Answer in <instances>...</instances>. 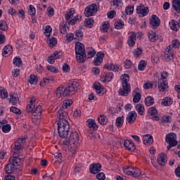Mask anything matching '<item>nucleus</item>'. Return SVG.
I'll list each match as a JSON object with an SVG mask.
<instances>
[{
	"label": "nucleus",
	"mask_w": 180,
	"mask_h": 180,
	"mask_svg": "<svg viewBox=\"0 0 180 180\" xmlns=\"http://www.w3.org/2000/svg\"><path fill=\"white\" fill-rule=\"evenodd\" d=\"M79 83L77 82H72L68 83L65 87L58 86L56 90V98H65L70 95H74L76 91H78Z\"/></svg>",
	"instance_id": "obj_1"
},
{
	"label": "nucleus",
	"mask_w": 180,
	"mask_h": 180,
	"mask_svg": "<svg viewBox=\"0 0 180 180\" xmlns=\"http://www.w3.org/2000/svg\"><path fill=\"white\" fill-rule=\"evenodd\" d=\"M129 81H130V77L128 75H124L121 77L122 88H120L118 91L120 95H122V96H127V95H129V93L131 91L130 83H129Z\"/></svg>",
	"instance_id": "obj_2"
},
{
	"label": "nucleus",
	"mask_w": 180,
	"mask_h": 180,
	"mask_svg": "<svg viewBox=\"0 0 180 180\" xmlns=\"http://www.w3.org/2000/svg\"><path fill=\"white\" fill-rule=\"evenodd\" d=\"M23 162V160L19 157H13L10 158V163L6 166V172L7 174H12L16 167H20Z\"/></svg>",
	"instance_id": "obj_3"
},
{
	"label": "nucleus",
	"mask_w": 180,
	"mask_h": 180,
	"mask_svg": "<svg viewBox=\"0 0 180 180\" xmlns=\"http://www.w3.org/2000/svg\"><path fill=\"white\" fill-rule=\"evenodd\" d=\"M58 131L60 137L62 139L67 137L70 131V123L68 121L64 120L58 121Z\"/></svg>",
	"instance_id": "obj_4"
},
{
	"label": "nucleus",
	"mask_w": 180,
	"mask_h": 180,
	"mask_svg": "<svg viewBox=\"0 0 180 180\" xmlns=\"http://www.w3.org/2000/svg\"><path fill=\"white\" fill-rule=\"evenodd\" d=\"M75 53L77 63H84L85 61V46L82 43L76 44Z\"/></svg>",
	"instance_id": "obj_5"
},
{
	"label": "nucleus",
	"mask_w": 180,
	"mask_h": 180,
	"mask_svg": "<svg viewBox=\"0 0 180 180\" xmlns=\"http://www.w3.org/2000/svg\"><path fill=\"white\" fill-rule=\"evenodd\" d=\"M165 141L169 144L167 146V151H169L172 147H175L178 144V141H176V134L175 133H169L166 135Z\"/></svg>",
	"instance_id": "obj_6"
},
{
	"label": "nucleus",
	"mask_w": 180,
	"mask_h": 180,
	"mask_svg": "<svg viewBox=\"0 0 180 180\" xmlns=\"http://www.w3.org/2000/svg\"><path fill=\"white\" fill-rule=\"evenodd\" d=\"M31 117L32 123L35 124L40 123V119H41V105H38L34 108Z\"/></svg>",
	"instance_id": "obj_7"
},
{
	"label": "nucleus",
	"mask_w": 180,
	"mask_h": 180,
	"mask_svg": "<svg viewBox=\"0 0 180 180\" xmlns=\"http://www.w3.org/2000/svg\"><path fill=\"white\" fill-rule=\"evenodd\" d=\"M123 172L127 175H131L134 178H139V176L141 175V170H140V169L136 167L134 168V167L125 166L123 168Z\"/></svg>",
	"instance_id": "obj_8"
},
{
	"label": "nucleus",
	"mask_w": 180,
	"mask_h": 180,
	"mask_svg": "<svg viewBox=\"0 0 180 180\" xmlns=\"http://www.w3.org/2000/svg\"><path fill=\"white\" fill-rule=\"evenodd\" d=\"M26 140H27V135H25L23 137L20 138L15 141L13 148L15 153H18V151L22 150V148L25 147V143H26Z\"/></svg>",
	"instance_id": "obj_9"
},
{
	"label": "nucleus",
	"mask_w": 180,
	"mask_h": 180,
	"mask_svg": "<svg viewBox=\"0 0 180 180\" xmlns=\"http://www.w3.org/2000/svg\"><path fill=\"white\" fill-rule=\"evenodd\" d=\"M98 12V6L95 4H92L88 6L84 10V15L87 18L89 16H94Z\"/></svg>",
	"instance_id": "obj_10"
},
{
	"label": "nucleus",
	"mask_w": 180,
	"mask_h": 180,
	"mask_svg": "<svg viewBox=\"0 0 180 180\" xmlns=\"http://www.w3.org/2000/svg\"><path fill=\"white\" fill-rule=\"evenodd\" d=\"M136 12L139 16L141 18H144V16H146V15H148V12H150V10L148 9V7L144 6L143 4H139L136 7Z\"/></svg>",
	"instance_id": "obj_11"
},
{
	"label": "nucleus",
	"mask_w": 180,
	"mask_h": 180,
	"mask_svg": "<svg viewBox=\"0 0 180 180\" xmlns=\"http://www.w3.org/2000/svg\"><path fill=\"white\" fill-rule=\"evenodd\" d=\"M164 59L167 63L174 60V51H172V49H171V46H169L167 48L165 52Z\"/></svg>",
	"instance_id": "obj_12"
},
{
	"label": "nucleus",
	"mask_w": 180,
	"mask_h": 180,
	"mask_svg": "<svg viewBox=\"0 0 180 180\" xmlns=\"http://www.w3.org/2000/svg\"><path fill=\"white\" fill-rule=\"evenodd\" d=\"M133 102H134V103H139L140 99H141V91H140L139 88H136L133 91Z\"/></svg>",
	"instance_id": "obj_13"
},
{
	"label": "nucleus",
	"mask_w": 180,
	"mask_h": 180,
	"mask_svg": "<svg viewBox=\"0 0 180 180\" xmlns=\"http://www.w3.org/2000/svg\"><path fill=\"white\" fill-rule=\"evenodd\" d=\"M167 88H168V82L164 79H158V89L160 92H165Z\"/></svg>",
	"instance_id": "obj_14"
},
{
	"label": "nucleus",
	"mask_w": 180,
	"mask_h": 180,
	"mask_svg": "<svg viewBox=\"0 0 180 180\" xmlns=\"http://www.w3.org/2000/svg\"><path fill=\"white\" fill-rule=\"evenodd\" d=\"M150 24L151 25L153 29H155L160 26V18L157 15H153L150 18Z\"/></svg>",
	"instance_id": "obj_15"
},
{
	"label": "nucleus",
	"mask_w": 180,
	"mask_h": 180,
	"mask_svg": "<svg viewBox=\"0 0 180 180\" xmlns=\"http://www.w3.org/2000/svg\"><path fill=\"white\" fill-rule=\"evenodd\" d=\"M124 147L129 150V151H134L136 150V145L134 143L129 139H127L124 141Z\"/></svg>",
	"instance_id": "obj_16"
},
{
	"label": "nucleus",
	"mask_w": 180,
	"mask_h": 180,
	"mask_svg": "<svg viewBox=\"0 0 180 180\" xmlns=\"http://www.w3.org/2000/svg\"><path fill=\"white\" fill-rule=\"evenodd\" d=\"M70 141L72 144H78L79 142V134H78V132L73 131L70 134Z\"/></svg>",
	"instance_id": "obj_17"
},
{
	"label": "nucleus",
	"mask_w": 180,
	"mask_h": 180,
	"mask_svg": "<svg viewBox=\"0 0 180 180\" xmlns=\"http://www.w3.org/2000/svg\"><path fill=\"white\" fill-rule=\"evenodd\" d=\"M158 163L164 167L167 164V154L161 153L158 156Z\"/></svg>",
	"instance_id": "obj_18"
},
{
	"label": "nucleus",
	"mask_w": 180,
	"mask_h": 180,
	"mask_svg": "<svg viewBox=\"0 0 180 180\" xmlns=\"http://www.w3.org/2000/svg\"><path fill=\"white\" fill-rule=\"evenodd\" d=\"M137 117V112L136 111H131L127 117V121L128 123L131 124L132 123H134L136 122V118Z\"/></svg>",
	"instance_id": "obj_19"
},
{
	"label": "nucleus",
	"mask_w": 180,
	"mask_h": 180,
	"mask_svg": "<svg viewBox=\"0 0 180 180\" xmlns=\"http://www.w3.org/2000/svg\"><path fill=\"white\" fill-rule=\"evenodd\" d=\"M103 57H105V54L98 52L97 53V57L94 60V65H101L102 61H103Z\"/></svg>",
	"instance_id": "obj_20"
},
{
	"label": "nucleus",
	"mask_w": 180,
	"mask_h": 180,
	"mask_svg": "<svg viewBox=\"0 0 180 180\" xmlns=\"http://www.w3.org/2000/svg\"><path fill=\"white\" fill-rule=\"evenodd\" d=\"M136 37H137L136 33H132L129 37H128V45L130 47H133L136 45Z\"/></svg>",
	"instance_id": "obj_21"
},
{
	"label": "nucleus",
	"mask_w": 180,
	"mask_h": 180,
	"mask_svg": "<svg viewBox=\"0 0 180 180\" xmlns=\"http://www.w3.org/2000/svg\"><path fill=\"white\" fill-rule=\"evenodd\" d=\"M101 168H102V166L101 164L97 163L93 165L91 167H90V172L91 174H98V172H101Z\"/></svg>",
	"instance_id": "obj_22"
},
{
	"label": "nucleus",
	"mask_w": 180,
	"mask_h": 180,
	"mask_svg": "<svg viewBox=\"0 0 180 180\" xmlns=\"http://www.w3.org/2000/svg\"><path fill=\"white\" fill-rule=\"evenodd\" d=\"M169 26L170 29L172 30H174V32H178L179 30V22H178L176 20H172L169 22Z\"/></svg>",
	"instance_id": "obj_23"
},
{
	"label": "nucleus",
	"mask_w": 180,
	"mask_h": 180,
	"mask_svg": "<svg viewBox=\"0 0 180 180\" xmlns=\"http://www.w3.org/2000/svg\"><path fill=\"white\" fill-rule=\"evenodd\" d=\"M59 30L62 34H67V32H68V27H67V22L64 21L61 22L59 25Z\"/></svg>",
	"instance_id": "obj_24"
},
{
	"label": "nucleus",
	"mask_w": 180,
	"mask_h": 180,
	"mask_svg": "<svg viewBox=\"0 0 180 180\" xmlns=\"http://www.w3.org/2000/svg\"><path fill=\"white\" fill-rule=\"evenodd\" d=\"M153 136L151 135L146 134L143 137V144H146L147 146H150L153 144Z\"/></svg>",
	"instance_id": "obj_25"
},
{
	"label": "nucleus",
	"mask_w": 180,
	"mask_h": 180,
	"mask_svg": "<svg viewBox=\"0 0 180 180\" xmlns=\"http://www.w3.org/2000/svg\"><path fill=\"white\" fill-rule=\"evenodd\" d=\"M86 53H87V55H86ZM86 53H85L84 60L85 58H87V59L92 58V57H94V56H95V54L96 53V52H95V50L93 48H89L86 50Z\"/></svg>",
	"instance_id": "obj_26"
},
{
	"label": "nucleus",
	"mask_w": 180,
	"mask_h": 180,
	"mask_svg": "<svg viewBox=\"0 0 180 180\" xmlns=\"http://www.w3.org/2000/svg\"><path fill=\"white\" fill-rule=\"evenodd\" d=\"M12 47L10 45L6 46L2 51L3 57H8L12 53Z\"/></svg>",
	"instance_id": "obj_27"
},
{
	"label": "nucleus",
	"mask_w": 180,
	"mask_h": 180,
	"mask_svg": "<svg viewBox=\"0 0 180 180\" xmlns=\"http://www.w3.org/2000/svg\"><path fill=\"white\" fill-rule=\"evenodd\" d=\"M57 117L59 119V122H61L63 120H67L65 119V117H67V112L63 110H60L57 112Z\"/></svg>",
	"instance_id": "obj_28"
},
{
	"label": "nucleus",
	"mask_w": 180,
	"mask_h": 180,
	"mask_svg": "<svg viewBox=\"0 0 180 180\" xmlns=\"http://www.w3.org/2000/svg\"><path fill=\"white\" fill-rule=\"evenodd\" d=\"M106 70H109L110 71H113L114 72H117L119 71V67H117V65L110 63V65H105L104 66Z\"/></svg>",
	"instance_id": "obj_29"
},
{
	"label": "nucleus",
	"mask_w": 180,
	"mask_h": 180,
	"mask_svg": "<svg viewBox=\"0 0 180 180\" xmlns=\"http://www.w3.org/2000/svg\"><path fill=\"white\" fill-rule=\"evenodd\" d=\"M174 102V100L171 98L170 97H165L162 101L161 104L163 105V106H169L170 105H172Z\"/></svg>",
	"instance_id": "obj_30"
},
{
	"label": "nucleus",
	"mask_w": 180,
	"mask_h": 180,
	"mask_svg": "<svg viewBox=\"0 0 180 180\" xmlns=\"http://www.w3.org/2000/svg\"><path fill=\"white\" fill-rule=\"evenodd\" d=\"M148 36L150 41L154 42L158 40V35L153 31H149L148 33Z\"/></svg>",
	"instance_id": "obj_31"
},
{
	"label": "nucleus",
	"mask_w": 180,
	"mask_h": 180,
	"mask_svg": "<svg viewBox=\"0 0 180 180\" xmlns=\"http://www.w3.org/2000/svg\"><path fill=\"white\" fill-rule=\"evenodd\" d=\"M98 123L102 126H105V124H108V117L105 115H101L98 117Z\"/></svg>",
	"instance_id": "obj_32"
},
{
	"label": "nucleus",
	"mask_w": 180,
	"mask_h": 180,
	"mask_svg": "<svg viewBox=\"0 0 180 180\" xmlns=\"http://www.w3.org/2000/svg\"><path fill=\"white\" fill-rule=\"evenodd\" d=\"M87 122L88 127L90 129L92 128L94 130H98V127H99L96 124V122L94 120H89Z\"/></svg>",
	"instance_id": "obj_33"
},
{
	"label": "nucleus",
	"mask_w": 180,
	"mask_h": 180,
	"mask_svg": "<svg viewBox=\"0 0 180 180\" xmlns=\"http://www.w3.org/2000/svg\"><path fill=\"white\" fill-rule=\"evenodd\" d=\"M94 88L97 94H102V91H103V86L101 85L99 82H95L94 84Z\"/></svg>",
	"instance_id": "obj_34"
},
{
	"label": "nucleus",
	"mask_w": 180,
	"mask_h": 180,
	"mask_svg": "<svg viewBox=\"0 0 180 180\" xmlns=\"http://www.w3.org/2000/svg\"><path fill=\"white\" fill-rule=\"evenodd\" d=\"M172 6L177 13H180V0H174L172 1Z\"/></svg>",
	"instance_id": "obj_35"
},
{
	"label": "nucleus",
	"mask_w": 180,
	"mask_h": 180,
	"mask_svg": "<svg viewBox=\"0 0 180 180\" xmlns=\"http://www.w3.org/2000/svg\"><path fill=\"white\" fill-rule=\"evenodd\" d=\"M111 4H112V6L118 9L123 6V1L122 0H111Z\"/></svg>",
	"instance_id": "obj_36"
},
{
	"label": "nucleus",
	"mask_w": 180,
	"mask_h": 180,
	"mask_svg": "<svg viewBox=\"0 0 180 180\" xmlns=\"http://www.w3.org/2000/svg\"><path fill=\"white\" fill-rule=\"evenodd\" d=\"M110 26V24L109 23V21L104 22L103 24H102V25L101 26V32H103V33H106V32L109 30Z\"/></svg>",
	"instance_id": "obj_37"
},
{
	"label": "nucleus",
	"mask_w": 180,
	"mask_h": 180,
	"mask_svg": "<svg viewBox=\"0 0 180 180\" xmlns=\"http://www.w3.org/2000/svg\"><path fill=\"white\" fill-rule=\"evenodd\" d=\"M136 110L139 113V115H141L142 116L143 113H144V105L141 103H138L136 106Z\"/></svg>",
	"instance_id": "obj_38"
},
{
	"label": "nucleus",
	"mask_w": 180,
	"mask_h": 180,
	"mask_svg": "<svg viewBox=\"0 0 180 180\" xmlns=\"http://www.w3.org/2000/svg\"><path fill=\"white\" fill-rule=\"evenodd\" d=\"M114 25L115 29H118V30L123 29V27H124V22L122 20H118L115 21Z\"/></svg>",
	"instance_id": "obj_39"
},
{
	"label": "nucleus",
	"mask_w": 180,
	"mask_h": 180,
	"mask_svg": "<svg viewBox=\"0 0 180 180\" xmlns=\"http://www.w3.org/2000/svg\"><path fill=\"white\" fill-rule=\"evenodd\" d=\"M39 81V77L34 75H30V84L31 85H36L37 84V82Z\"/></svg>",
	"instance_id": "obj_40"
},
{
	"label": "nucleus",
	"mask_w": 180,
	"mask_h": 180,
	"mask_svg": "<svg viewBox=\"0 0 180 180\" xmlns=\"http://www.w3.org/2000/svg\"><path fill=\"white\" fill-rule=\"evenodd\" d=\"M145 105L146 106H151V105H154V98L152 96H148L145 98Z\"/></svg>",
	"instance_id": "obj_41"
},
{
	"label": "nucleus",
	"mask_w": 180,
	"mask_h": 180,
	"mask_svg": "<svg viewBox=\"0 0 180 180\" xmlns=\"http://www.w3.org/2000/svg\"><path fill=\"white\" fill-rule=\"evenodd\" d=\"M146 67H147V62L142 60L139 63L138 70H139V71H144Z\"/></svg>",
	"instance_id": "obj_42"
},
{
	"label": "nucleus",
	"mask_w": 180,
	"mask_h": 180,
	"mask_svg": "<svg viewBox=\"0 0 180 180\" xmlns=\"http://www.w3.org/2000/svg\"><path fill=\"white\" fill-rule=\"evenodd\" d=\"M133 54L136 58H139L141 57V54H143V49L141 48L136 49H134Z\"/></svg>",
	"instance_id": "obj_43"
},
{
	"label": "nucleus",
	"mask_w": 180,
	"mask_h": 180,
	"mask_svg": "<svg viewBox=\"0 0 180 180\" xmlns=\"http://www.w3.org/2000/svg\"><path fill=\"white\" fill-rule=\"evenodd\" d=\"M72 103V100L71 99H67L63 101V103L62 105L63 109H67L68 108H70Z\"/></svg>",
	"instance_id": "obj_44"
},
{
	"label": "nucleus",
	"mask_w": 180,
	"mask_h": 180,
	"mask_svg": "<svg viewBox=\"0 0 180 180\" xmlns=\"http://www.w3.org/2000/svg\"><path fill=\"white\" fill-rule=\"evenodd\" d=\"M74 13H75V10L74 8H70V11L68 12L67 15H65V19L67 22H70L69 20L74 16Z\"/></svg>",
	"instance_id": "obj_45"
},
{
	"label": "nucleus",
	"mask_w": 180,
	"mask_h": 180,
	"mask_svg": "<svg viewBox=\"0 0 180 180\" xmlns=\"http://www.w3.org/2000/svg\"><path fill=\"white\" fill-rule=\"evenodd\" d=\"M8 24L5 20L0 21V30H3V32H6L8 30Z\"/></svg>",
	"instance_id": "obj_46"
},
{
	"label": "nucleus",
	"mask_w": 180,
	"mask_h": 180,
	"mask_svg": "<svg viewBox=\"0 0 180 180\" xmlns=\"http://www.w3.org/2000/svg\"><path fill=\"white\" fill-rule=\"evenodd\" d=\"M124 122V117H119L116 119V126L117 127H122L123 126V123Z\"/></svg>",
	"instance_id": "obj_47"
},
{
	"label": "nucleus",
	"mask_w": 180,
	"mask_h": 180,
	"mask_svg": "<svg viewBox=\"0 0 180 180\" xmlns=\"http://www.w3.org/2000/svg\"><path fill=\"white\" fill-rule=\"evenodd\" d=\"M10 102H11L12 105H16L18 102H19V98L16 97V96H13V94H10L9 98Z\"/></svg>",
	"instance_id": "obj_48"
},
{
	"label": "nucleus",
	"mask_w": 180,
	"mask_h": 180,
	"mask_svg": "<svg viewBox=\"0 0 180 180\" xmlns=\"http://www.w3.org/2000/svg\"><path fill=\"white\" fill-rule=\"evenodd\" d=\"M47 43H48L49 46L50 47H53V46H56V44H57V39L53 38V37L50 38V39L48 40Z\"/></svg>",
	"instance_id": "obj_49"
},
{
	"label": "nucleus",
	"mask_w": 180,
	"mask_h": 180,
	"mask_svg": "<svg viewBox=\"0 0 180 180\" xmlns=\"http://www.w3.org/2000/svg\"><path fill=\"white\" fill-rule=\"evenodd\" d=\"M83 37H84V32H82L80 30H77L75 32V39H78V40H82Z\"/></svg>",
	"instance_id": "obj_50"
},
{
	"label": "nucleus",
	"mask_w": 180,
	"mask_h": 180,
	"mask_svg": "<svg viewBox=\"0 0 180 180\" xmlns=\"http://www.w3.org/2000/svg\"><path fill=\"white\" fill-rule=\"evenodd\" d=\"M13 63L16 67H20V65H22V59L19 57H15L14 58Z\"/></svg>",
	"instance_id": "obj_51"
},
{
	"label": "nucleus",
	"mask_w": 180,
	"mask_h": 180,
	"mask_svg": "<svg viewBox=\"0 0 180 180\" xmlns=\"http://www.w3.org/2000/svg\"><path fill=\"white\" fill-rule=\"evenodd\" d=\"M134 11V7L128 6L125 8L126 15H133V12Z\"/></svg>",
	"instance_id": "obj_52"
},
{
	"label": "nucleus",
	"mask_w": 180,
	"mask_h": 180,
	"mask_svg": "<svg viewBox=\"0 0 180 180\" xmlns=\"http://www.w3.org/2000/svg\"><path fill=\"white\" fill-rule=\"evenodd\" d=\"M11 124H6L2 126L1 130L4 133H8V131H11Z\"/></svg>",
	"instance_id": "obj_53"
},
{
	"label": "nucleus",
	"mask_w": 180,
	"mask_h": 180,
	"mask_svg": "<svg viewBox=\"0 0 180 180\" xmlns=\"http://www.w3.org/2000/svg\"><path fill=\"white\" fill-rule=\"evenodd\" d=\"M81 16L77 15L73 19L69 20V25H75V22H80Z\"/></svg>",
	"instance_id": "obj_54"
},
{
	"label": "nucleus",
	"mask_w": 180,
	"mask_h": 180,
	"mask_svg": "<svg viewBox=\"0 0 180 180\" xmlns=\"http://www.w3.org/2000/svg\"><path fill=\"white\" fill-rule=\"evenodd\" d=\"M172 46L173 47V49H179V46H180L179 40L178 39L172 40Z\"/></svg>",
	"instance_id": "obj_55"
},
{
	"label": "nucleus",
	"mask_w": 180,
	"mask_h": 180,
	"mask_svg": "<svg viewBox=\"0 0 180 180\" xmlns=\"http://www.w3.org/2000/svg\"><path fill=\"white\" fill-rule=\"evenodd\" d=\"M148 113L150 115V116H154L157 115V108L155 107H151L148 110Z\"/></svg>",
	"instance_id": "obj_56"
},
{
	"label": "nucleus",
	"mask_w": 180,
	"mask_h": 180,
	"mask_svg": "<svg viewBox=\"0 0 180 180\" xmlns=\"http://www.w3.org/2000/svg\"><path fill=\"white\" fill-rule=\"evenodd\" d=\"M46 68L49 71H51V72H55V74H57V72H58V68L57 67H54L53 65H48Z\"/></svg>",
	"instance_id": "obj_57"
},
{
	"label": "nucleus",
	"mask_w": 180,
	"mask_h": 180,
	"mask_svg": "<svg viewBox=\"0 0 180 180\" xmlns=\"http://www.w3.org/2000/svg\"><path fill=\"white\" fill-rule=\"evenodd\" d=\"M28 13L31 16H34V15H36V8H34V6H33L32 5L30 6V8L28 10Z\"/></svg>",
	"instance_id": "obj_58"
},
{
	"label": "nucleus",
	"mask_w": 180,
	"mask_h": 180,
	"mask_svg": "<svg viewBox=\"0 0 180 180\" xmlns=\"http://www.w3.org/2000/svg\"><path fill=\"white\" fill-rule=\"evenodd\" d=\"M74 39H75V37H74V34L68 33L66 34V40L68 43H71V41H72Z\"/></svg>",
	"instance_id": "obj_59"
},
{
	"label": "nucleus",
	"mask_w": 180,
	"mask_h": 180,
	"mask_svg": "<svg viewBox=\"0 0 180 180\" xmlns=\"http://www.w3.org/2000/svg\"><path fill=\"white\" fill-rule=\"evenodd\" d=\"M35 105L33 104H28L27 105V113H33L34 110Z\"/></svg>",
	"instance_id": "obj_60"
},
{
	"label": "nucleus",
	"mask_w": 180,
	"mask_h": 180,
	"mask_svg": "<svg viewBox=\"0 0 180 180\" xmlns=\"http://www.w3.org/2000/svg\"><path fill=\"white\" fill-rule=\"evenodd\" d=\"M0 96L4 99V98H8V91L5 89H0Z\"/></svg>",
	"instance_id": "obj_61"
},
{
	"label": "nucleus",
	"mask_w": 180,
	"mask_h": 180,
	"mask_svg": "<svg viewBox=\"0 0 180 180\" xmlns=\"http://www.w3.org/2000/svg\"><path fill=\"white\" fill-rule=\"evenodd\" d=\"M53 158H55L56 161L60 162L63 160V155L61 154V153H56L53 155Z\"/></svg>",
	"instance_id": "obj_62"
},
{
	"label": "nucleus",
	"mask_w": 180,
	"mask_h": 180,
	"mask_svg": "<svg viewBox=\"0 0 180 180\" xmlns=\"http://www.w3.org/2000/svg\"><path fill=\"white\" fill-rule=\"evenodd\" d=\"M162 122H164L165 123H169V122H171L172 119L171 117L169 115H163L162 116L161 118Z\"/></svg>",
	"instance_id": "obj_63"
},
{
	"label": "nucleus",
	"mask_w": 180,
	"mask_h": 180,
	"mask_svg": "<svg viewBox=\"0 0 180 180\" xmlns=\"http://www.w3.org/2000/svg\"><path fill=\"white\" fill-rule=\"evenodd\" d=\"M131 65H133L131 60H125L124 68H126V70H129V68H131Z\"/></svg>",
	"instance_id": "obj_64"
}]
</instances>
